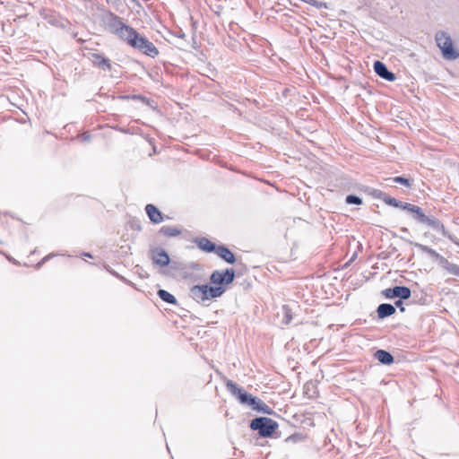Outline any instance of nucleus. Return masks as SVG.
Masks as SVG:
<instances>
[{"label": "nucleus", "instance_id": "6e6552de", "mask_svg": "<svg viewBox=\"0 0 459 459\" xmlns=\"http://www.w3.org/2000/svg\"><path fill=\"white\" fill-rule=\"evenodd\" d=\"M226 388L241 404L247 405L252 394L238 385L232 380H227Z\"/></svg>", "mask_w": 459, "mask_h": 459}, {"label": "nucleus", "instance_id": "473e14b6", "mask_svg": "<svg viewBox=\"0 0 459 459\" xmlns=\"http://www.w3.org/2000/svg\"><path fill=\"white\" fill-rule=\"evenodd\" d=\"M394 307H399L401 311H404V307H403V299L396 300L394 302Z\"/></svg>", "mask_w": 459, "mask_h": 459}, {"label": "nucleus", "instance_id": "f3484780", "mask_svg": "<svg viewBox=\"0 0 459 459\" xmlns=\"http://www.w3.org/2000/svg\"><path fill=\"white\" fill-rule=\"evenodd\" d=\"M375 358L384 365H390L394 362L393 355L385 350H377L375 352Z\"/></svg>", "mask_w": 459, "mask_h": 459}, {"label": "nucleus", "instance_id": "5701e85b", "mask_svg": "<svg viewBox=\"0 0 459 459\" xmlns=\"http://www.w3.org/2000/svg\"><path fill=\"white\" fill-rule=\"evenodd\" d=\"M255 411L269 415L273 413V409L263 401H261L260 403L255 407Z\"/></svg>", "mask_w": 459, "mask_h": 459}, {"label": "nucleus", "instance_id": "2f4dec72", "mask_svg": "<svg viewBox=\"0 0 459 459\" xmlns=\"http://www.w3.org/2000/svg\"><path fill=\"white\" fill-rule=\"evenodd\" d=\"M81 138L83 142H89L91 140V134L89 133H83Z\"/></svg>", "mask_w": 459, "mask_h": 459}, {"label": "nucleus", "instance_id": "4c0bfd02", "mask_svg": "<svg viewBox=\"0 0 459 459\" xmlns=\"http://www.w3.org/2000/svg\"><path fill=\"white\" fill-rule=\"evenodd\" d=\"M132 3H137V0H130Z\"/></svg>", "mask_w": 459, "mask_h": 459}, {"label": "nucleus", "instance_id": "4be33fe9", "mask_svg": "<svg viewBox=\"0 0 459 459\" xmlns=\"http://www.w3.org/2000/svg\"><path fill=\"white\" fill-rule=\"evenodd\" d=\"M384 203L390 206H393L395 208H401L403 210H404V206L408 204V203H403L402 201H399V200L395 199L394 197H392L388 195L385 198Z\"/></svg>", "mask_w": 459, "mask_h": 459}, {"label": "nucleus", "instance_id": "393cba45", "mask_svg": "<svg viewBox=\"0 0 459 459\" xmlns=\"http://www.w3.org/2000/svg\"><path fill=\"white\" fill-rule=\"evenodd\" d=\"M345 202L348 204L359 205V204H362V199L359 196H358V195H349L346 196Z\"/></svg>", "mask_w": 459, "mask_h": 459}, {"label": "nucleus", "instance_id": "b1692460", "mask_svg": "<svg viewBox=\"0 0 459 459\" xmlns=\"http://www.w3.org/2000/svg\"><path fill=\"white\" fill-rule=\"evenodd\" d=\"M389 180H392L394 183H398V184L403 185V186H405L406 187H409V188L411 187V182L410 181V179H408V178H406L404 177L398 176V177H394V178H389Z\"/></svg>", "mask_w": 459, "mask_h": 459}, {"label": "nucleus", "instance_id": "c9c22d12", "mask_svg": "<svg viewBox=\"0 0 459 459\" xmlns=\"http://www.w3.org/2000/svg\"><path fill=\"white\" fill-rule=\"evenodd\" d=\"M401 230H402L403 232H408V229H407V228H403Z\"/></svg>", "mask_w": 459, "mask_h": 459}, {"label": "nucleus", "instance_id": "f704fd0d", "mask_svg": "<svg viewBox=\"0 0 459 459\" xmlns=\"http://www.w3.org/2000/svg\"><path fill=\"white\" fill-rule=\"evenodd\" d=\"M304 3L309 4L312 5V3L315 2V0H302Z\"/></svg>", "mask_w": 459, "mask_h": 459}, {"label": "nucleus", "instance_id": "412c9836", "mask_svg": "<svg viewBox=\"0 0 459 459\" xmlns=\"http://www.w3.org/2000/svg\"><path fill=\"white\" fill-rule=\"evenodd\" d=\"M415 246L417 247H419L420 250H422L423 252L429 254L431 257L437 259L438 263L440 264V258L443 256L440 255L436 250L432 249L431 247H429L428 246L419 244V243H415Z\"/></svg>", "mask_w": 459, "mask_h": 459}, {"label": "nucleus", "instance_id": "f8f14e48", "mask_svg": "<svg viewBox=\"0 0 459 459\" xmlns=\"http://www.w3.org/2000/svg\"><path fill=\"white\" fill-rule=\"evenodd\" d=\"M91 62L93 65L104 70L110 71L112 69L111 62L108 58L99 53H93L91 55Z\"/></svg>", "mask_w": 459, "mask_h": 459}, {"label": "nucleus", "instance_id": "ddd939ff", "mask_svg": "<svg viewBox=\"0 0 459 459\" xmlns=\"http://www.w3.org/2000/svg\"><path fill=\"white\" fill-rule=\"evenodd\" d=\"M145 212L150 221L153 223H160L164 220L162 213L153 204H147L145 206Z\"/></svg>", "mask_w": 459, "mask_h": 459}, {"label": "nucleus", "instance_id": "c756f323", "mask_svg": "<svg viewBox=\"0 0 459 459\" xmlns=\"http://www.w3.org/2000/svg\"><path fill=\"white\" fill-rule=\"evenodd\" d=\"M312 6H315L316 8H321V7H326V4L325 3L318 2V1L315 0V2L312 3Z\"/></svg>", "mask_w": 459, "mask_h": 459}, {"label": "nucleus", "instance_id": "bb28decb", "mask_svg": "<svg viewBox=\"0 0 459 459\" xmlns=\"http://www.w3.org/2000/svg\"><path fill=\"white\" fill-rule=\"evenodd\" d=\"M373 196L377 198V199H380L384 202L385 198L386 197L387 194H385V192L381 191V190H377L375 189L372 193Z\"/></svg>", "mask_w": 459, "mask_h": 459}, {"label": "nucleus", "instance_id": "7c9ffc66", "mask_svg": "<svg viewBox=\"0 0 459 459\" xmlns=\"http://www.w3.org/2000/svg\"><path fill=\"white\" fill-rule=\"evenodd\" d=\"M312 6H315L316 8H321V7H326V4L325 3L318 2V1L315 0V2L312 3Z\"/></svg>", "mask_w": 459, "mask_h": 459}, {"label": "nucleus", "instance_id": "7ed1b4c3", "mask_svg": "<svg viewBox=\"0 0 459 459\" xmlns=\"http://www.w3.org/2000/svg\"><path fill=\"white\" fill-rule=\"evenodd\" d=\"M104 28L107 31L117 36L124 40L132 27L126 25L122 18L117 14L108 12L102 18Z\"/></svg>", "mask_w": 459, "mask_h": 459}, {"label": "nucleus", "instance_id": "a211bd4d", "mask_svg": "<svg viewBox=\"0 0 459 459\" xmlns=\"http://www.w3.org/2000/svg\"><path fill=\"white\" fill-rule=\"evenodd\" d=\"M440 266L447 271L450 274L459 276V265L450 263L446 257L440 258Z\"/></svg>", "mask_w": 459, "mask_h": 459}, {"label": "nucleus", "instance_id": "1a4fd4ad", "mask_svg": "<svg viewBox=\"0 0 459 459\" xmlns=\"http://www.w3.org/2000/svg\"><path fill=\"white\" fill-rule=\"evenodd\" d=\"M150 258L153 264L160 267L168 266L170 263L169 254L161 247H152L150 249Z\"/></svg>", "mask_w": 459, "mask_h": 459}, {"label": "nucleus", "instance_id": "9b49d317", "mask_svg": "<svg viewBox=\"0 0 459 459\" xmlns=\"http://www.w3.org/2000/svg\"><path fill=\"white\" fill-rule=\"evenodd\" d=\"M374 71L379 77L386 80L387 82H394L396 79L395 74L389 71L387 66L379 60L375 61Z\"/></svg>", "mask_w": 459, "mask_h": 459}, {"label": "nucleus", "instance_id": "0eeeda50", "mask_svg": "<svg viewBox=\"0 0 459 459\" xmlns=\"http://www.w3.org/2000/svg\"><path fill=\"white\" fill-rule=\"evenodd\" d=\"M234 279L235 271L233 268H227L224 271H213L210 276V281L218 286L230 284Z\"/></svg>", "mask_w": 459, "mask_h": 459}, {"label": "nucleus", "instance_id": "2eb2a0df", "mask_svg": "<svg viewBox=\"0 0 459 459\" xmlns=\"http://www.w3.org/2000/svg\"><path fill=\"white\" fill-rule=\"evenodd\" d=\"M395 307L389 303H382L377 307V313L379 319H384L395 313Z\"/></svg>", "mask_w": 459, "mask_h": 459}, {"label": "nucleus", "instance_id": "cd10ccee", "mask_svg": "<svg viewBox=\"0 0 459 459\" xmlns=\"http://www.w3.org/2000/svg\"><path fill=\"white\" fill-rule=\"evenodd\" d=\"M55 255L53 254H50V255H46L40 262H39L37 264V268L39 269L47 261H48L52 256H54Z\"/></svg>", "mask_w": 459, "mask_h": 459}, {"label": "nucleus", "instance_id": "f03ea898", "mask_svg": "<svg viewBox=\"0 0 459 459\" xmlns=\"http://www.w3.org/2000/svg\"><path fill=\"white\" fill-rule=\"evenodd\" d=\"M124 41L133 48H135L151 57H155L159 55V50L153 43L148 40L147 38L142 36L134 28H131Z\"/></svg>", "mask_w": 459, "mask_h": 459}, {"label": "nucleus", "instance_id": "39448f33", "mask_svg": "<svg viewBox=\"0 0 459 459\" xmlns=\"http://www.w3.org/2000/svg\"><path fill=\"white\" fill-rule=\"evenodd\" d=\"M435 40L442 53V56L446 60L453 61L459 58V50L454 48L452 39L448 33L437 31L435 36Z\"/></svg>", "mask_w": 459, "mask_h": 459}, {"label": "nucleus", "instance_id": "9d476101", "mask_svg": "<svg viewBox=\"0 0 459 459\" xmlns=\"http://www.w3.org/2000/svg\"><path fill=\"white\" fill-rule=\"evenodd\" d=\"M382 294L386 299L399 298L400 299H408L411 295V291L406 286H394L382 290Z\"/></svg>", "mask_w": 459, "mask_h": 459}, {"label": "nucleus", "instance_id": "4468645a", "mask_svg": "<svg viewBox=\"0 0 459 459\" xmlns=\"http://www.w3.org/2000/svg\"><path fill=\"white\" fill-rule=\"evenodd\" d=\"M216 255L229 264H234L236 262L235 255L223 245L218 246Z\"/></svg>", "mask_w": 459, "mask_h": 459}, {"label": "nucleus", "instance_id": "a878e982", "mask_svg": "<svg viewBox=\"0 0 459 459\" xmlns=\"http://www.w3.org/2000/svg\"><path fill=\"white\" fill-rule=\"evenodd\" d=\"M261 401L262 400L260 398L252 395L247 405L255 411V407L257 406Z\"/></svg>", "mask_w": 459, "mask_h": 459}, {"label": "nucleus", "instance_id": "e433bc0d", "mask_svg": "<svg viewBox=\"0 0 459 459\" xmlns=\"http://www.w3.org/2000/svg\"><path fill=\"white\" fill-rule=\"evenodd\" d=\"M84 255L86 256H89V257H91V254L90 253H85Z\"/></svg>", "mask_w": 459, "mask_h": 459}, {"label": "nucleus", "instance_id": "aec40b11", "mask_svg": "<svg viewBox=\"0 0 459 459\" xmlns=\"http://www.w3.org/2000/svg\"><path fill=\"white\" fill-rule=\"evenodd\" d=\"M159 298L166 303L175 305L177 304V299L174 295L165 290H159L157 292Z\"/></svg>", "mask_w": 459, "mask_h": 459}, {"label": "nucleus", "instance_id": "f257e3e1", "mask_svg": "<svg viewBox=\"0 0 459 459\" xmlns=\"http://www.w3.org/2000/svg\"><path fill=\"white\" fill-rule=\"evenodd\" d=\"M404 211L411 213V218L417 223L426 225L433 230L441 233L443 237L455 242L453 236L446 230L442 221L432 215H427L420 206L408 203L404 206Z\"/></svg>", "mask_w": 459, "mask_h": 459}, {"label": "nucleus", "instance_id": "c85d7f7f", "mask_svg": "<svg viewBox=\"0 0 459 459\" xmlns=\"http://www.w3.org/2000/svg\"><path fill=\"white\" fill-rule=\"evenodd\" d=\"M301 439H302V436L301 435L294 434V435L290 436L286 440L287 441L297 442V441H299Z\"/></svg>", "mask_w": 459, "mask_h": 459}, {"label": "nucleus", "instance_id": "20e7f679", "mask_svg": "<svg viewBox=\"0 0 459 459\" xmlns=\"http://www.w3.org/2000/svg\"><path fill=\"white\" fill-rule=\"evenodd\" d=\"M226 291L224 286L195 285L190 289V297L198 303L221 297Z\"/></svg>", "mask_w": 459, "mask_h": 459}, {"label": "nucleus", "instance_id": "423d86ee", "mask_svg": "<svg viewBox=\"0 0 459 459\" xmlns=\"http://www.w3.org/2000/svg\"><path fill=\"white\" fill-rule=\"evenodd\" d=\"M277 428L278 423L267 417H257L250 422V429L258 431V434L263 437H272Z\"/></svg>", "mask_w": 459, "mask_h": 459}, {"label": "nucleus", "instance_id": "dca6fc26", "mask_svg": "<svg viewBox=\"0 0 459 459\" xmlns=\"http://www.w3.org/2000/svg\"><path fill=\"white\" fill-rule=\"evenodd\" d=\"M195 243L200 249H202L207 253H212V252L216 253V251L218 249V246H216L213 242L210 241L206 238H198L195 240Z\"/></svg>", "mask_w": 459, "mask_h": 459}, {"label": "nucleus", "instance_id": "6ab92c4d", "mask_svg": "<svg viewBox=\"0 0 459 459\" xmlns=\"http://www.w3.org/2000/svg\"><path fill=\"white\" fill-rule=\"evenodd\" d=\"M159 232L166 237L173 238L178 237L181 234L182 230L177 227L172 226H162Z\"/></svg>", "mask_w": 459, "mask_h": 459}, {"label": "nucleus", "instance_id": "72a5a7b5", "mask_svg": "<svg viewBox=\"0 0 459 459\" xmlns=\"http://www.w3.org/2000/svg\"><path fill=\"white\" fill-rule=\"evenodd\" d=\"M122 98H123V99H129L130 97H129V96H123ZM131 98H132V99H141V100H143V99H144L143 97H142V96H140V95H133Z\"/></svg>", "mask_w": 459, "mask_h": 459}]
</instances>
